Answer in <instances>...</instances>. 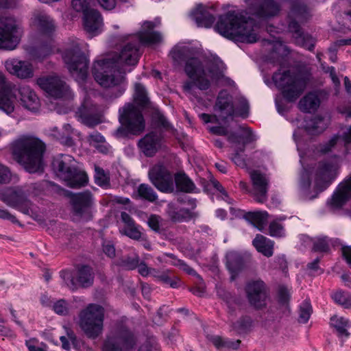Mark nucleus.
<instances>
[{"label": "nucleus", "instance_id": "51", "mask_svg": "<svg viewBox=\"0 0 351 351\" xmlns=\"http://www.w3.org/2000/svg\"><path fill=\"white\" fill-rule=\"evenodd\" d=\"M95 183L100 186L108 185L109 183V177L108 174L105 173L104 170L99 167L95 166Z\"/></svg>", "mask_w": 351, "mask_h": 351}, {"label": "nucleus", "instance_id": "36", "mask_svg": "<svg viewBox=\"0 0 351 351\" xmlns=\"http://www.w3.org/2000/svg\"><path fill=\"white\" fill-rule=\"evenodd\" d=\"M227 267L231 273V280H234L236 276L243 267V263L241 256L237 252H229L227 256Z\"/></svg>", "mask_w": 351, "mask_h": 351}, {"label": "nucleus", "instance_id": "59", "mask_svg": "<svg viewBox=\"0 0 351 351\" xmlns=\"http://www.w3.org/2000/svg\"><path fill=\"white\" fill-rule=\"evenodd\" d=\"M140 258L138 256H135L134 258L128 257L122 261V265L127 269L132 270L136 269L138 265Z\"/></svg>", "mask_w": 351, "mask_h": 351}, {"label": "nucleus", "instance_id": "28", "mask_svg": "<svg viewBox=\"0 0 351 351\" xmlns=\"http://www.w3.org/2000/svg\"><path fill=\"white\" fill-rule=\"evenodd\" d=\"M97 108L95 106H88L85 103L76 112V114L82 119L83 123L88 127H93L101 123L100 116L96 113Z\"/></svg>", "mask_w": 351, "mask_h": 351}, {"label": "nucleus", "instance_id": "49", "mask_svg": "<svg viewBox=\"0 0 351 351\" xmlns=\"http://www.w3.org/2000/svg\"><path fill=\"white\" fill-rule=\"evenodd\" d=\"M334 301L343 306L344 308H350L351 306V295L348 293L341 291H337L332 295Z\"/></svg>", "mask_w": 351, "mask_h": 351}, {"label": "nucleus", "instance_id": "6", "mask_svg": "<svg viewBox=\"0 0 351 351\" xmlns=\"http://www.w3.org/2000/svg\"><path fill=\"white\" fill-rule=\"evenodd\" d=\"M272 80L287 101H295L306 88L309 77L302 71H279L273 75Z\"/></svg>", "mask_w": 351, "mask_h": 351}, {"label": "nucleus", "instance_id": "2", "mask_svg": "<svg viewBox=\"0 0 351 351\" xmlns=\"http://www.w3.org/2000/svg\"><path fill=\"white\" fill-rule=\"evenodd\" d=\"M191 54V50L187 47H176L171 51L172 58L178 63L187 59L184 71L193 82L184 84L185 92L192 94L194 85L200 90H207L210 87V80L217 82L223 78V69L217 64L211 63L205 69L199 59L189 58Z\"/></svg>", "mask_w": 351, "mask_h": 351}, {"label": "nucleus", "instance_id": "12", "mask_svg": "<svg viewBox=\"0 0 351 351\" xmlns=\"http://www.w3.org/2000/svg\"><path fill=\"white\" fill-rule=\"evenodd\" d=\"M136 335L125 327L117 328L108 335L103 343L102 351H129L136 344Z\"/></svg>", "mask_w": 351, "mask_h": 351}, {"label": "nucleus", "instance_id": "8", "mask_svg": "<svg viewBox=\"0 0 351 351\" xmlns=\"http://www.w3.org/2000/svg\"><path fill=\"white\" fill-rule=\"evenodd\" d=\"M82 43L75 39L66 44L62 58L71 74L78 81L87 77L88 60L82 51Z\"/></svg>", "mask_w": 351, "mask_h": 351}, {"label": "nucleus", "instance_id": "54", "mask_svg": "<svg viewBox=\"0 0 351 351\" xmlns=\"http://www.w3.org/2000/svg\"><path fill=\"white\" fill-rule=\"evenodd\" d=\"M217 112L219 117L223 121H226L228 118H232L234 116H236V110L234 104L228 106V108L225 107Z\"/></svg>", "mask_w": 351, "mask_h": 351}, {"label": "nucleus", "instance_id": "38", "mask_svg": "<svg viewBox=\"0 0 351 351\" xmlns=\"http://www.w3.org/2000/svg\"><path fill=\"white\" fill-rule=\"evenodd\" d=\"M174 182L177 189L180 191L185 193L195 192V184L185 173H176L174 176Z\"/></svg>", "mask_w": 351, "mask_h": 351}, {"label": "nucleus", "instance_id": "13", "mask_svg": "<svg viewBox=\"0 0 351 351\" xmlns=\"http://www.w3.org/2000/svg\"><path fill=\"white\" fill-rule=\"evenodd\" d=\"M72 213L78 220L88 221L92 218V208L94 199L88 191L81 193H69Z\"/></svg>", "mask_w": 351, "mask_h": 351}, {"label": "nucleus", "instance_id": "23", "mask_svg": "<svg viewBox=\"0 0 351 351\" xmlns=\"http://www.w3.org/2000/svg\"><path fill=\"white\" fill-rule=\"evenodd\" d=\"M12 84L6 80L0 71V110L10 114L14 110V101L11 96Z\"/></svg>", "mask_w": 351, "mask_h": 351}, {"label": "nucleus", "instance_id": "58", "mask_svg": "<svg viewBox=\"0 0 351 351\" xmlns=\"http://www.w3.org/2000/svg\"><path fill=\"white\" fill-rule=\"evenodd\" d=\"M313 250L315 252H327L329 249V243L326 238H319L313 244Z\"/></svg>", "mask_w": 351, "mask_h": 351}, {"label": "nucleus", "instance_id": "63", "mask_svg": "<svg viewBox=\"0 0 351 351\" xmlns=\"http://www.w3.org/2000/svg\"><path fill=\"white\" fill-rule=\"evenodd\" d=\"M161 218L156 215H151L148 218L147 223L149 228L155 232L160 230Z\"/></svg>", "mask_w": 351, "mask_h": 351}, {"label": "nucleus", "instance_id": "64", "mask_svg": "<svg viewBox=\"0 0 351 351\" xmlns=\"http://www.w3.org/2000/svg\"><path fill=\"white\" fill-rule=\"evenodd\" d=\"M138 351H158V346L154 339H150L140 347Z\"/></svg>", "mask_w": 351, "mask_h": 351}, {"label": "nucleus", "instance_id": "42", "mask_svg": "<svg viewBox=\"0 0 351 351\" xmlns=\"http://www.w3.org/2000/svg\"><path fill=\"white\" fill-rule=\"evenodd\" d=\"M52 134L54 137L59 140L62 143L67 145H72L71 134L73 132V129L69 124H65L61 132L58 131V128L54 127L52 130Z\"/></svg>", "mask_w": 351, "mask_h": 351}, {"label": "nucleus", "instance_id": "61", "mask_svg": "<svg viewBox=\"0 0 351 351\" xmlns=\"http://www.w3.org/2000/svg\"><path fill=\"white\" fill-rule=\"evenodd\" d=\"M278 296L280 304H287L290 298V292L287 287L280 286L278 289Z\"/></svg>", "mask_w": 351, "mask_h": 351}, {"label": "nucleus", "instance_id": "29", "mask_svg": "<svg viewBox=\"0 0 351 351\" xmlns=\"http://www.w3.org/2000/svg\"><path fill=\"white\" fill-rule=\"evenodd\" d=\"M83 14L85 30L90 34H97L103 25V20L100 13L97 10L91 8Z\"/></svg>", "mask_w": 351, "mask_h": 351}, {"label": "nucleus", "instance_id": "41", "mask_svg": "<svg viewBox=\"0 0 351 351\" xmlns=\"http://www.w3.org/2000/svg\"><path fill=\"white\" fill-rule=\"evenodd\" d=\"M349 323V320L343 317L335 315L330 319V325L335 328L339 337H345L346 338L350 337V333L347 330Z\"/></svg>", "mask_w": 351, "mask_h": 351}, {"label": "nucleus", "instance_id": "1", "mask_svg": "<svg viewBox=\"0 0 351 351\" xmlns=\"http://www.w3.org/2000/svg\"><path fill=\"white\" fill-rule=\"evenodd\" d=\"M248 13L258 22L276 16L280 5L274 0H247ZM254 18L247 19L243 12L230 11L219 17L215 29L223 36L242 43H253L258 40L259 23Z\"/></svg>", "mask_w": 351, "mask_h": 351}, {"label": "nucleus", "instance_id": "27", "mask_svg": "<svg viewBox=\"0 0 351 351\" xmlns=\"http://www.w3.org/2000/svg\"><path fill=\"white\" fill-rule=\"evenodd\" d=\"M167 213L169 219L175 223H181L189 221L195 218L197 215L185 208H180L175 203H169L167 207Z\"/></svg>", "mask_w": 351, "mask_h": 351}, {"label": "nucleus", "instance_id": "9", "mask_svg": "<svg viewBox=\"0 0 351 351\" xmlns=\"http://www.w3.org/2000/svg\"><path fill=\"white\" fill-rule=\"evenodd\" d=\"M34 188L32 185H27L5 189L0 191V200L8 206L36 218L38 216L36 208L28 198Z\"/></svg>", "mask_w": 351, "mask_h": 351}, {"label": "nucleus", "instance_id": "56", "mask_svg": "<svg viewBox=\"0 0 351 351\" xmlns=\"http://www.w3.org/2000/svg\"><path fill=\"white\" fill-rule=\"evenodd\" d=\"M53 311L59 315H66L69 312L68 304L66 300H59L53 304Z\"/></svg>", "mask_w": 351, "mask_h": 351}, {"label": "nucleus", "instance_id": "14", "mask_svg": "<svg viewBox=\"0 0 351 351\" xmlns=\"http://www.w3.org/2000/svg\"><path fill=\"white\" fill-rule=\"evenodd\" d=\"M60 277L65 285L72 291L77 290L79 287H88L93 285L94 280L93 270L86 265L80 267L77 271H62Z\"/></svg>", "mask_w": 351, "mask_h": 351}, {"label": "nucleus", "instance_id": "32", "mask_svg": "<svg viewBox=\"0 0 351 351\" xmlns=\"http://www.w3.org/2000/svg\"><path fill=\"white\" fill-rule=\"evenodd\" d=\"M191 17L198 27H210L215 22V17L202 5L197 6L192 12Z\"/></svg>", "mask_w": 351, "mask_h": 351}, {"label": "nucleus", "instance_id": "16", "mask_svg": "<svg viewBox=\"0 0 351 351\" xmlns=\"http://www.w3.org/2000/svg\"><path fill=\"white\" fill-rule=\"evenodd\" d=\"M247 301L251 306L261 310L267 306L269 293L266 284L261 280L249 281L245 287Z\"/></svg>", "mask_w": 351, "mask_h": 351}, {"label": "nucleus", "instance_id": "53", "mask_svg": "<svg viewBox=\"0 0 351 351\" xmlns=\"http://www.w3.org/2000/svg\"><path fill=\"white\" fill-rule=\"evenodd\" d=\"M236 116L241 117L245 119L249 115V104L245 99H241L239 101V104L235 108Z\"/></svg>", "mask_w": 351, "mask_h": 351}, {"label": "nucleus", "instance_id": "57", "mask_svg": "<svg viewBox=\"0 0 351 351\" xmlns=\"http://www.w3.org/2000/svg\"><path fill=\"white\" fill-rule=\"evenodd\" d=\"M269 234L272 237H282L284 235V228L282 226L276 221H272L269 225Z\"/></svg>", "mask_w": 351, "mask_h": 351}, {"label": "nucleus", "instance_id": "60", "mask_svg": "<svg viewBox=\"0 0 351 351\" xmlns=\"http://www.w3.org/2000/svg\"><path fill=\"white\" fill-rule=\"evenodd\" d=\"M167 256L172 258L171 261V264L175 266H178L183 270L186 271L189 274H193L195 271L188 266L185 263L182 261L176 258L173 254H167Z\"/></svg>", "mask_w": 351, "mask_h": 351}, {"label": "nucleus", "instance_id": "15", "mask_svg": "<svg viewBox=\"0 0 351 351\" xmlns=\"http://www.w3.org/2000/svg\"><path fill=\"white\" fill-rule=\"evenodd\" d=\"M339 165L337 162H319L313 168L311 174L315 185L319 191H323L331 184L338 174Z\"/></svg>", "mask_w": 351, "mask_h": 351}, {"label": "nucleus", "instance_id": "43", "mask_svg": "<svg viewBox=\"0 0 351 351\" xmlns=\"http://www.w3.org/2000/svg\"><path fill=\"white\" fill-rule=\"evenodd\" d=\"M138 196L149 202H154L158 199V195L154 189L147 184H141L137 188Z\"/></svg>", "mask_w": 351, "mask_h": 351}, {"label": "nucleus", "instance_id": "20", "mask_svg": "<svg viewBox=\"0 0 351 351\" xmlns=\"http://www.w3.org/2000/svg\"><path fill=\"white\" fill-rule=\"evenodd\" d=\"M6 71L20 80H29L34 77L35 68L29 60L11 58L5 61Z\"/></svg>", "mask_w": 351, "mask_h": 351}, {"label": "nucleus", "instance_id": "4", "mask_svg": "<svg viewBox=\"0 0 351 351\" xmlns=\"http://www.w3.org/2000/svg\"><path fill=\"white\" fill-rule=\"evenodd\" d=\"M45 145L38 138L31 136H22L12 145L13 158L29 173L43 169V154Z\"/></svg>", "mask_w": 351, "mask_h": 351}, {"label": "nucleus", "instance_id": "19", "mask_svg": "<svg viewBox=\"0 0 351 351\" xmlns=\"http://www.w3.org/2000/svg\"><path fill=\"white\" fill-rule=\"evenodd\" d=\"M37 84L48 95L56 99L62 98L69 93L65 82L56 75L40 77L37 80Z\"/></svg>", "mask_w": 351, "mask_h": 351}, {"label": "nucleus", "instance_id": "11", "mask_svg": "<svg viewBox=\"0 0 351 351\" xmlns=\"http://www.w3.org/2000/svg\"><path fill=\"white\" fill-rule=\"evenodd\" d=\"M309 16L308 9L305 5L294 4L289 14L290 21L288 28L289 32L293 34L295 44L311 51L315 46V40L311 36L304 34L298 24L299 22L306 21Z\"/></svg>", "mask_w": 351, "mask_h": 351}, {"label": "nucleus", "instance_id": "10", "mask_svg": "<svg viewBox=\"0 0 351 351\" xmlns=\"http://www.w3.org/2000/svg\"><path fill=\"white\" fill-rule=\"evenodd\" d=\"M105 310L95 303L88 304L78 315V324L84 333L90 339H96L103 332Z\"/></svg>", "mask_w": 351, "mask_h": 351}, {"label": "nucleus", "instance_id": "48", "mask_svg": "<svg viewBox=\"0 0 351 351\" xmlns=\"http://www.w3.org/2000/svg\"><path fill=\"white\" fill-rule=\"evenodd\" d=\"M120 232L134 240H139L142 237L140 226L136 224L128 227H123Z\"/></svg>", "mask_w": 351, "mask_h": 351}, {"label": "nucleus", "instance_id": "52", "mask_svg": "<svg viewBox=\"0 0 351 351\" xmlns=\"http://www.w3.org/2000/svg\"><path fill=\"white\" fill-rule=\"evenodd\" d=\"M339 139L340 136L334 135L327 143L319 145V151L322 154L331 152L335 147Z\"/></svg>", "mask_w": 351, "mask_h": 351}, {"label": "nucleus", "instance_id": "22", "mask_svg": "<svg viewBox=\"0 0 351 351\" xmlns=\"http://www.w3.org/2000/svg\"><path fill=\"white\" fill-rule=\"evenodd\" d=\"M20 104L25 109L36 112L40 106V102L35 91L27 85H21L18 88Z\"/></svg>", "mask_w": 351, "mask_h": 351}, {"label": "nucleus", "instance_id": "3", "mask_svg": "<svg viewBox=\"0 0 351 351\" xmlns=\"http://www.w3.org/2000/svg\"><path fill=\"white\" fill-rule=\"evenodd\" d=\"M155 25L153 22L145 21L141 30L137 35H127L123 38L128 43L122 48L118 56L108 58L117 68L121 69L123 65H135L138 60V45L156 44L162 40V36L158 32L153 31Z\"/></svg>", "mask_w": 351, "mask_h": 351}, {"label": "nucleus", "instance_id": "50", "mask_svg": "<svg viewBox=\"0 0 351 351\" xmlns=\"http://www.w3.org/2000/svg\"><path fill=\"white\" fill-rule=\"evenodd\" d=\"M312 313V307L308 302L304 301L300 306L298 321L305 324L309 319Z\"/></svg>", "mask_w": 351, "mask_h": 351}, {"label": "nucleus", "instance_id": "31", "mask_svg": "<svg viewBox=\"0 0 351 351\" xmlns=\"http://www.w3.org/2000/svg\"><path fill=\"white\" fill-rule=\"evenodd\" d=\"M239 129L243 132V143L241 148L235 150V153L232 157V160L236 165L244 168L246 167V162L245 159L240 155L239 152H243L245 144L252 142L255 140V138L249 128L245 125H240Z\"/></svg>", "mask_w": 351, "mask_h": 351}, {"label": "nucleus", "instance_id": "44", "mask_svg": "<svg viewBox=\"0 0 351 351\" xmlns=\"http://www.w3.org/2000/svg\"><path fill=\"white\" fill-rule=\"evenodd\" d=\"M267 212H250L245 215V217L258 230H262L267 221Z\"/></svg>", "mask_w": 351, "mask_h": 351}, {"label": "nucleus", "instance_id": "62", "mask_svg": "<svg viewBox=\"0 0 351 351\" xmlns=\"http://www.w3.org/2000/svg\"><path fill=\"white\" fill-rule=\"evenodd\" d=\"M105 138L98 132H93L88 136V142L95 147L98 144L105 143Z\"/></svg>", "mask_w": 351, "mask_h": 351}, {"label": "nucleus", "instance_id": "30", "mask_svg": "<svg viewBox=\"0 0 351 351\" xmlns=\"http://www.w3.org/2000/svg\"><path fill=\"white\" fill-rule=\"evenodd\" d=\"M33 24L41 34L46 35H50L56 28L53 20L44 12L34 14Z\"/></svg>", "mask_w": 351, "mask_h": 351}, {"label": "nucleus", "instance_id": "45", "mask_svg": "<svg viewBox=\"0 0 351 351\" xmlns=\"http://www.w3.org/2000/svg\"><path fill=\"white\" fill-rule=\"evenodd\" d=\"M253 327V320L250 317H242L239 321L232 324V329L239 333L250 331Z\"/></svg>", "mask_w": 351, "mask_h": 351}, {"label": "nucleus", "instance_id": "34", "mask_svg": "<svg viewBox=\"0 0 351 351\" xmlns=\"http://www.w3.org/2000/svg\"><path fill=\"white\" fill-rule=\"evenodd\" d=\"M69 178H64L66 185L71 188H80L85 186L88 181L87 174L75 167L69 174Z\"/></svg>", "mask_w": 351, "mask_h": 351}, {"label": "nucleus", "instance_id": "39", "mask_svg": "<svg viewBox=\"0 0 351 351\" xmlns=\"http://www.w3.org/2000/svg\"><path fill=\"white\" fill-rule=\"evenodd\" d=\"M207 339L211 342L216 348H232L234 350L237 349L241 343L240 340L230 341L224 339L218 335H208Z\"/></svg>", "mask_w": 351, "mask_h": 351}, {"label": "nucleus", "instance_id": "18", "mask_svg": "<svg viewBox=\"0 0 351 351\" xmlns=\"http://www.w3.org/2000/svg\"><path fill=\"white\" fill-rule=\"evenodd\" d=\"M152 184L160 192L171 193L175 191L174 179L170 171L162 165L152 167L148 173Z\"/></svg>", "mask_w": 351, "mask_h": 351}, {"label": "nucleus", "instance_id": "5", "mask_svg": "<svg viewBox=\"0 0 351 351\" xmlns=\"http://www.w3.org/2000/svg\"><path fill=\"white\" fill-rule=\"evenodd\" d=\"M96 82L102 87L114 89V97H119L125 90V73L114 65L109 58L96 61L93 67Z\"/></svg>", "mask_w": 351, "mask_h": 351}, {"label": "nucleus", "instance_id": "33", "mask_svg": "<svg viewBox=\"0 0 351 351\" xmlns=\"http://www.w3.org/2000/svg\"><path fill=\"white\" fill-rule=\"evenodd\" d=\"M320 99L315 93H308L302 98L298 104L300 110L304 112H313L317 110Z\"/></svg>", "mask_w": 351, "mask_h": 351}, {"label": "nucleus", "instance_id": "24", "mask_svg": "<svg viewBox=\"0 0 351 351\" xmlns=\"http://www.w3.org/2000/svg\"><path fill=\"white\" fill-rule=\"evenodd\" d=\"M350 198L351 175L338 185L329 202L333 207L339 208Z\"/></svg>", "mask_w": 351, "mask_h": 351}, {"label": "nucleus", "instance_id": "7", "mask_svg": "<svg viewBox=\"0 0 351 351\" xmlns=\"http://www.w3.org/2000/svg\"><path fill=\"white\" fill-rule=\"evenodd\" d=\"M121 125L113 132L116 138L129 135H140L145 128V121L141 112L132 104H126L119 110Z\"/></svg>", "mask_w": 351, "mask_h": 351}, {"label": "nucleus", "instance_id": "17", "mask_svg": "<svg viewBox=\"0 0 351 351\" xmlns=\"http://www.w3.org/2000/svg\"><path fill=\"white\" fill-rule=\"evenodd\" d=\"M19 25L12 17H0V48L12 50L19 43Z\"/></svg>", "mask_w": 351, "mask_h": 351}, {"label": "nucleus", "instance_id": "55", "mask_svg": "<svg viewBox=\"0 0 351 351\" xmlns=\"http://www.w3.org/2000/svg\"><path fill=\"white\" fill-rule=\"evenodd\" d=\"M71 5L76 12L83 14L90 9L88 0H72Z\"/></svg>", "mask_w": 351, "mask_h": 351}, {"label": "nucleus", "instance_id": "26", "mask_svg": "<svg viewBox=\"0 0 351 351\" xmlns=\"http://www.w3.org/2000/svg\"><path fill=\"white\" fill-rule=\"evenodd\" d=\"M138 146L146 156L152 157L160 147V138L156 133L150 132L138 141Z\"/></svg>", "mask_w": 351, "mask_h": 351}, {"label": "nucleus", "instance_id": "21", "mask_svg": "<svg viewBox=\"0 0 351 351\" xmlns=\"http://www.w3.org/2000/svg\"><path fill=\"white\" fill-rule=\"evenodd\" d=\"M250 178L254 187V195L256 200L263 203L267 200V193L269 180L266 175L259 171H252L250 173Z\"/></svg>", "mask_w": 351, "mask_h": 351}, {"label": "nucleus", "instance_id": "37", "mask_svg": "<svg viewBox=\"0 0 351 351\" xmlns=\"http://www.w3.org/2000/svg\"><path fill=\"white\" fill-rule=\"evenodd\" d=\"M327 119L317 116L306 121L305 129L310 134H317L322 132L328 126Z\"/></svg>", "mask_w": 351, "mask_h": 351}, {"label": "nucleus", "instance_id": "25", "mask_svg": "<svg viewBox=\"0 0 351 351\" xmlns=\"http://www.w3.org/2000/svg\"><path fill=\"white\" fill-rule=\"evenodd\" d=\"M74 162L71 156L62 154L53 159L52 166L57 176L64 180L75 167Z\"/></svg>", "mask_w": 351, "mask_h": 351}, {"label": "nucleus", "instance_id": "46", "mask_svg": "<svg viewBox=\"0 0 351 351\" xmlns=\"http://www.w3.org/2000/svg\"><path fill=\"white\" fill-rule=\"evenodd\" d=\"M134 88V101L140 106H145L149 99L145 87L142 84L136 83Z\"/></svg>", "mask_w": 351, "mask_h": 351}, {"label": "nucleus", "instance_id": "47", "mask_svg": "<svg viewBox=\"0 0 351 351\" xmlns=\"http://www.w3.org/2000/svg\"><path fill=\"white\" fill-rule=\"evenodd\" d=\"M233 105L232 97L226 91H221L218 95L217 100L215 104V110L217 111L225 107Z\"/></svg>", "mask_w": 351, "mask_h": 351}, {"label": "nucleus", "instance_id": "40", "mask_svg": "<svg viewBox=\"0 0 351 351\" xmlns=\"http://www.w3.org/2000/svg\"><path fill=\"white\" fill-rule=\"evenodd\" d=\"M27 52L34 60L43 61L53 53V49L51 45H43L38 47H30Z\"/></svg>", "mask_w": 351, "mask_h": 351}, {"label": "nucleus", "instance_id": "35", "mask_svg": "<svg viewBox=\"0 0 351 351\" xmlns=\"http://www.w3.org/2000/svg\"><path fill=\"white\" fill-rule=\"evenodd\" d=\"M253 245L258 252L267 257L274 253V242L265 237L258 234L253 240Z\"/></svg>", "mask_w": 351, "mask_h": 351}]
</instances>
